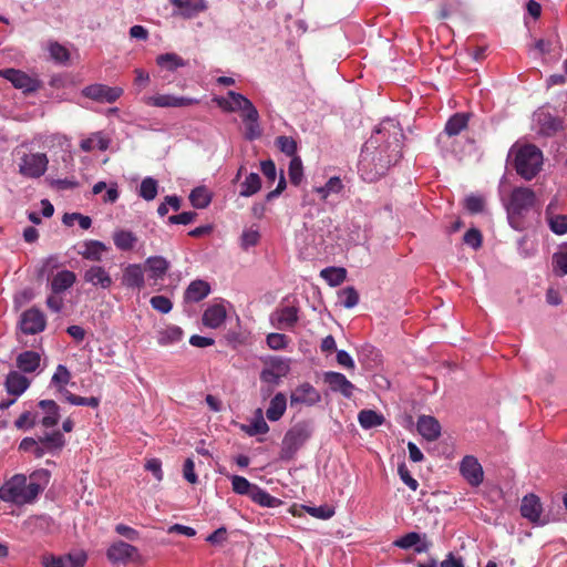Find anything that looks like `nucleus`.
Instances as JSON below:
<instances>
[{
	"label": "nucleus",
	"mask_w": 567,
	"mask_h": 567,
	"mask_svg": "<svg viewBox=\"0 0 567 567\" xmlns=\"http://www.w3.org/2000/svg\"><path fill=\"white\" fill-rule=\"evenodd\" d=\"M402 132L392 120L381 123L364 144L360 161L359 171L363 178L369 182L381 177L388 168L395 164L401 157L400 138Z\"/></svg>",
	"instance_id": "1"
},
{
	"label": "nucleus",
	"mask_w": 567,
	"mask_h": 567,
	"mask_svg": "<svg viewBox=\"0 0 567 567\" xmlns=\"http://www.w3.org/2000/svg\"><path fill=\"white\" fill-rule=\"evenodd\" d=\"M37 476L48 478L49 473L47 471L34 472L30 476V482L23 474L13 475L0 487V499L16 505L32 503L44 488L35 481Z\"/></svg>",
	"instance_id": "2"
},
{
	"label": "nucleus",
	"mask_w": 567,
	"mask_h": 567,
	"mask_svg": "<svg viewBox=\"0 0 567 567\" xmlns=\"http://www.w3.org/2000/svg\"><path fill=\"white\" fill-rule=\"evenodd\" d=\"M536 202V195L528 187H516L512 190L508 202L505 204L509 225L516 229H522V218L533 208Z\"/></svg>",
	"instance_id": "3"
},
{
	"label": "nucleus",
	"mask_w": 567,
	"mask_h": 567,
	"mask_svg": "<svg viewBox=\"0 0 567 567\" xmlns=\"http://www.w3.org/2000/svg\"><path fill=\"white\" fill-rule=\"evenodd\" d=\"M543 165L542 151L532 144L517 147L515 151V168L518 175L526 181L534 178Z\"/></svg>",
	"instance_id": "4"
},
{
	"label": "nucleus",
	"mask_w": 567,
	"mask_h": 567,
	"mask_svg": "<svg viewBox=\"0 0 567 567\" xmlns=\"http://www.w3.org/2000/svg\"><path fill=\"white\" fill-rule=\"evenodd\" d=\"M290 371L289 361L282 358H271L265 362L260 372V381L266 385L261 388L265 395H269L272 389L281 382Z\"/></svg>",
	"instance_id": "5"
},
{
	"label": "nucleus",
	"mask_w": 567,
	"mask_h": 567,
	"mask_svg": "<svg viewBox=\"0 0 567 567\" xmlns=\"http://www.w3.org/2000/svg\"><path fill=\"white\" fill-rule=\"evenodd\" d=\"M312 427L310 423L302 421L287 431L282 440L281 456L290 458L310 439Z\"/></svg>",
	"instance_id": "6"
},
{
	"label": "nucleus",
	"mask_w": 567,
	"mask_h": 567,
	"mask_svg": "<svg viewBox=\"0 0 567 567\" xmlns=\"http://www.w3.org/2000/svg\"><path fill=\"white\" fill-rule=\"evenodd\" d=\"M0 78L6 79L23 93L35 92L42 86V82L37 76L12 68L0 70Z\"/></svg>",
	"instance_id": "7"
},
{
	"label": "nucleus",
	"mask_w": 567,
	"mask_h": 567,
	"mask_svg": "<svg viewBox=\"0 0 567 567\" xmlns=\"http://www.w3.org/2000/svg\"><path fill=\"white\" fill-rule=\"evenodd\" d=\"M216 102L224 111H241V117H251L255 116L256 113V107L254 104L243 94L235 91H228L227 97L216 99Z\"/></svg>",
	"instance_id": "8"
},
{
	"label": "nucleus",
	"mask_w": 567,
	"mask_h": 567,
	"mask_svg": "<svg viewBox=\"0 0 567 567\" xmlns=\"http://www.w3.org/2000/svg\"><path fill=\"white\" fill-rule=\"evenodd\" d=\"M123 94L120 86H107L105 84H91L82 90V95L99 103H113Z\"/></svg>",
	"instance_id": "9"
},
{
	"label": "nucleus",
	"mask_w": 567,
	"mask_h": 567,
	"mask_svg": "<svg viewBox=\"0 0 567 567\" xmlns=\"http://www.w3.org/2000/svg\"><path fill=\"white\" fill-rule=\"evenodd\" d=\"M48 163V157L43 153L27 154L21 158L19 171L25 177L38 178L45 173Z\"/></svg>",
	"instance_id": "10"
},
{
	"label": "nucleus",
	"mask_w": 567,
	"mask_h": 567,
	"mask_svg": "<svg viewBox=\"0 0 567 567\" xmlns=\"http://www.w3.org/2000/svg\"><path fill=\"white\" fill-rule=\"evenodd\" d=\"M47 319L38 308H30L21 313L19 327L24 334H37L45 329Z\"/></svg>",
	"instance_id": "11"
},
{
	"label": "nucleus",
	"mask_w": 567,
	"mask_h": 567,
	"mask_svg": "<svg viewBox=\"0 0 567 567\" xmlns=\"http://www.w3.org/2000/svg\"><path fill=\"white\" fill-rule=\"evenodd\" d=\"M460 474L472 487L480 486L484 481V470L473 455H466L462 458Z\"/></svg>",
	"instance_id": "12"
},
{
	"label": "nucleus",
	"mask_w": 567,
	"mask_h": 567,
	"mask_svg": "<svg viewBox=\"0 0 567 567\" xmlns=\"http://www.w3.org/2000/svg\"><path fill=\"white\" fill-rule=\"evenodd\" d=\"M299 309L295 306H282L270 315V322L278 330H291L299 320Z\"/></svg>",
	"instance_id": "13"
},
{
	"label": "nucleus",
	"mask_w": 567,
	"mask_h": 567,
	"mask_svg": "<svg viewBox=\"0 0 567 567\" xmlns=\"http://www.w3.org/2000/svg\"><path fill=\"white\" fill-rule=\"evenodd\" d=\"M143 102L155 107H185L197 104L199 101L193 97L175 96L171 94H157L143 97Z\"/></svg>",
	"instance_id": "14"
},
{
	"label": "nucleus",
	"mask_w": 567,
	"mask_h": 567,
	"mask_svg": "<svg viewBox=\"0 0 567 567\" xmlns=\"http://www.w3.org/2000/svg\"><path fill=\"white\" fill-rule=\"evenodd\" d=\"M321 401L319 391L308 382L298 385L291 391L290 405L312 406Z\"/></svg>",
	"instance_id": "15"
},
{
	"label": "nucleus",
	"mask_w": 567,
	"mask_h": 567,
	"mask_svg": "<svg viewBox=\"0 0 567 567\" xmlns=\"http://www.w3.org/2000/svg\"><path fill=\"white\" fill-rule=\"evenodd\" d=\"M106 556L109 560L112 561L113 564H125L128 560L137 558L140 555L138 549L135 546L118 540L109 547Z\"/></svg>",
	"instance_id": "16"
},
{
	"label": "nucleus",
	"mask_w": 567,
	"mask_h": 567,
	"mask_svg": "<svg viewBox=\"0 0 567 567\" xmlns=\"http://www.w3.org/2000/svg\"><path fill=\"white\" fill-rule=\"evenodd\" d=\"M542 512L543 507L538 496L535 494L524 496L520 505V514L524 518L532 523L544 525L547 520L542 519Z\"/></svg>",
	"instance_id": "17"
},
{
	"label": "nucleus",
	"mask_w": 567,
	"mask_h": 567,
	"mask_svg": "<svg viewBox=\"0 0 567 567\" xmlns=\"http://www.w3.org/2000/svg\"><path fill=\"white\" fill-rule=\"evenodd\" d=\"M145 270L140 264H128L123 268L122 286L127 289H142L145 285Z\"/></svg>",
	"instance_id": "18"
},
{
	"label": "nucleus",
	"mask_w": 567,
	"mask_h": 567,
	"mask_svg": "<svg viewBox=\"0 0 567 567\" xmlns=\"http://www.w3.org/2000/svg\"><path fill=\"white\" fill-rule=\"evenodd\" d=\"M85 282L95 288L110 289L113 285V279L110 272L102 266L93 265L89 267L83 275Z\"/></svg>",
	"instance_id": "19"
},
{
	"label": "nucleus",
	"mask_w": 567,
	"mask_h": 567,
	"mask_svg": "<svg viewBox=\"0 0 567 567\" xmlns=\"http://www.w3.org/2000/svg\"><path fill=\"white\" fill-rule=\"evenodd\" d=\"M323 381L331 391L340 392L346 398L352 396L354 385L342 373L328 371L323 374Z\"/></svg>",
	"instance_id": "20"
},
{
	"label": "nucleus",
	"mask_w": 567,
	"mask_h": 567,
	"mask_svg": "<svg viewBox=\"0 0 567 567\" xmlns=\"http://www.w3.org/2000/svg\"><path fill=\"white\" fill-rule=\"evenodd\" d=\"M416 427L419 433L430 442L437 440L441 435V425L439 421L431 415H421L417 419Z\"/></svg>",
	"instance_id": "21"
},
{
	"label": "nucleus",
	"mask_w": 567,
	"mask_h": 567,
	"mask_svg": "<svg viewBox=\"0 0 567 567\" xmlns=\"http://www.w3.org/2000/svg\"><path fill=\"white\" fill-rule=\"evenodd\" d=\"M226 317V308L221 303H215L204 311L202 320L205 327L217 329L225 322Z\"/></svg>",
	"instance_id": "22"
},
{
	"label": "nucleus",
	"mask_w": 567,
	"mask_h": 567,
	"mask_svg": "<svg viewBox=\"0 0 567 567\" xmlns=\"http://www.w3.org/2000/svg\"><path fill=\"white\" fill-rule=\"evenodd\" d=\"M169 267V261L163 256H151L145 260V268L150 272V278L155 281L163 280Z\"/></svg>",
	"instance_id": "23"
},
{
	"label": "nucleus",
	"mask_w": 567,
	"mask_h": 567,
	"mask_svg": "<svg viewBox=\"0 0 567 567\" xmlns=\"http://www.w3.org/2000/svg\"><path fill=\"white\" fill-rule=\"evenodd\" d=\"M76 281V275L71 270H60L51 278V291L60 295L71 288Z\"/></svg>",
	"instance_id": "24"
},
{
	"label": "nucleus",
	"mask_w": 567,
	"mask_h": 567,
	"mask_svg": "<svg viewBox=\"0 0 567 567\" xmlns=\"http://www.w3.org/2000/svg\"><path fill=\"white\" fill-rule=\"evenodd\" d=\"M109 247L104 243L91 239L83 243L79 254L86 260L99 262Z\"/></svg>",
	"instance_id": "25"
},
{
	"label": "nucleus",
	"mask_w": 567,
	"mask_h": 567,
	"mask_svg": "<svg viewBox=\"0 0 567 567\" xmlns=\"http://www.w3.org/2000/svg\"><path fill=\"white\" fill-rule=\"evenodd\" d=\"M39 408L44 413L43 417L39 420V423L44 427H52L58 424L60 420V408L53 400H41Z\"/></svg>",
	"instance_id": "26"
},
{
	"label": "nucleus",
	"mask_w": 567,
	"mask_h": 567,
	"mask_svg": "<svg viewBox=\"0 0 567 567\" xmlns=\"http://www.w3.org/2000/svg\"><path fill=\"white\" fill-rule=\"evenodd\" d=\"M169 2L178 9V14L184 18H192L207 9L205 0H169Z\"/></svg>",
	"instance_id": "27"
},
{
	"label": "nucleus",
	"mask_w": 567,
	"mask_h": 567,
	"mask_svg": "<svg viewBox=\"0 0 567 567\" xmlns=\"http://www.w3.org/2000/svg\"><path fill=\"white\" fill-rule=\"evenodd\" d=\"M41 363L40 353L27 350L18 354L16 364L17 368L24 373H32L37 371Z\"/></svg>",
	"instance_id": "28"
},
{
	"label": "nucleus",
	"mask_w": 567,
	"mask_h": 567,
	"mask_svg": "<svg viewBox=\"0 0 567 567\" xmlns=\"http://www.w3.org/2000/svg\"><path fill=\"white\" fill-rule=\"evenodd\" d=\"M30 385V381L17 371L8 373L6 379V389L9 394L21 395Z\"/></svg>",
	"instance_id": "29"
},
{
	"label": "nucleus",
	"mask_w": 567,
	"mask_h": 567,
	"mask_svg": "<svg viewBox=\"0 0 567 567\" xmlns=\"http://www.w3.org/2000/svg\"><path fill=\"white\" fill-rule=\"evenodd\" d=\"M344 184L339 176L330 177L323 186L313 188V192L321 200H327L330 196L339 195L343 192Z\"/></svg>",
	"instance_id": "30"
},
{
	"label": "nucleus",
	"mask_w": 567,
	"mask_h": 567,
	"mask_svg": "<svg viewBox=\"0 0 567 567\" xmlns=\"http://www.w3.org/2000/svg\"><path fill=\"white\" fill-rule=\"evenodd\" d=\"M287 409V399L286 395L281 392H278L269 403L268 409L266 410V416L269 421L276 422L281 419Z\"/></svg>",
	"instance_id": "31"
},
{
	"label": "nucleus",
	"mask_w": 567,
	"mask_h": 567,
	"mask_svg": "<svg viewBox=\"0 0 567 567\" xmlns=\"http://www.w3.org/2000/svg\"><path fill=\"white\" fill-rule=\"evenodd\" d=\"M184 332L177 326H167L157 331V343L162 347H167L177 343L182 340Z\"/></svg>",
	"instance_id": "32"
},
{
	"label": "nucleus",
	"mask_w": 567,
	"mask_h": 567,
	"mask_svg": "<svg viewBox=\"0 0 567 567\" xmlns=\"http://www.w3.org/2000/svg\"><path fill=\"white\" fill-rule=\"evenodd\" d=\"M210 291V287L206 281L194 280L189 284L185 291V299L192 302H198L206 298Z\"/></svg>",
	"instance_id": "33"
},
{
	"label": "nucleus",
	"mask_w": 567,
	"mask_h": 567,
	"mask_svg": "<svg viewBox=\"0 0 567 567\" xmlns=\"http://www.w3.org/2000/svg\"><path fill=\"white\" fill-rule=\"evenodd\" d=\"M113 241L117 249L127 251L135 247L137 237L131 230L118 229L113 234Z\"/></svg>",
	"instance_id": "34"
},
{
	"label": "nucleus",
	"mask_w": 567,
	"mask_h": 567,
	"mask_svg": "<svg viewBox=\"0 0 567 567\" xmlns=\"http://www.w3.org/2000/svg\"><path fill=\"white\" fill-rule=\"evenodd\" d=\"M110 146V140L101 132L93 133L90 137L82 140L80 147L83 152H91L95 148L106 151Z\"/></svg>",
	"instance_id": "35"
},
{
	"label": "nucleus",
	"mask_w": 567,
	"mask_h": 567,
	"mask_svg": "<svg viewBox=\"0 0 567 567\" xmlns=\"http://www.w3.org/2000/svg\"><path fill=\"white\" fill-rule=\"evenodd\" d=\"M252 502L256 504L262 506V507H277L281 504V501L271 496L269 493H267L261 487L257 486L252 488V492L249 496Z\"/></svg>",
	"instance_id": "36"
},
{
	"label": "nucleus",
	"mask_w": 567,
	"mask_h": 567,
	"mask_svg": "<svg viewBox=\"0 0 567 567\" xmlns=\"http://www.w3.org/2000/svg\"><path fill=\"white\" fill-rule=\"evenodd\" d=\"M39 441L45 449V453H54L60 451L65 444L64 436L59 431L45 434L44 436L40 437Z\"/></svg>",
	"instance_id": "37"
},
{
	"label": "nucleus",
	"mask_w": 567,
	"mask_h": 567,
	"mask_svg": "<svg viewBox=\"0 0 567 567\" xmlns=\"http://www.w3.org/2000/svg\"><path fill=\"white\" fill-rule=\"evenodd\" d=\"M467 122L468 116L466 114L456 113L446 122L444 132L449 136H455L467 126Z\"/></svg>",
	"instance_id": "38"
},
{
	"label": "nucleus",
	"mask_w": 567,
	"mask_h": 567,
	"mask_svg": "<svg viewBox=\"0 0 567 567\" xmlns=\"http://www.w3.org/2000/svg\"><path fill=\"white\" fill-rule=\"evenodd\" d=\"M156 63L162 69L175 71L186 65V62L176 53H164L156 58Z\"/></svg>",
	"instance_id": "39"
},
{
	"label": "nucleus",
	"mask_w": 567,
	"mask_h": 567,
	"mask_svg": "<svg viewBox=\"0 0 567 567\" xmlns=\"http://www.w3.org/2000/svg\"><path fill=\"white\" fill-rule=\"evenodd\" d=\"M358 421L363 429H372L381 425L384 417L373 410H362L359 412Z\"/></svg>",
	"instance_id": "40"
},
{
	"label": "nucleus",
	"mask_w": 567,
	"mask_h": 567,
	"mask_svg": "<svg viewBox=\"0 0 567 567\" xmlns=\"http://www.w3.org/2000/svg\"><path fill=\"white\" fill-rule=\"evenodd\" d=\"M550 206L547 207L546 217L550 230L556 235L567 234V216L554 215L549 212Z\"/></svg>",
	"instance_id": "41"
},
{
	"label": "nucleus",
	"mask_w": 567,
	"mask_h": 567,
	"mask_svg": "<svg viewBox=\"0 0 567 567\" xmlns=\"http://www.w3.org/2000/svg\"><path fill=\"white\" fill-rule=\"evenodd\" d=\"M240 187V196H252L261 188V179L257 173H250L241 183Z\"/></svg>",
	"instance_id": "42"
},
{
	"label": "nucleus",
	"mask_w": 567,
	"mask_h": 567,
	"mask_svg": "<svg viewBox=\"0 0 567 567\" xmlns=\"http://www.w3.org/2000/svg\"><path fill=\"white\" fill-rule=\"evenodd\" d=\"M47 49L50 53L51 59L60 64H65L70 60L69 50L56 41H49Z\"/></svg>",
	"instance_id": "43"
},
{
	"label": "nucleus",
	"mask_w": 567,
	"mask_h": 567,
	"mask_svg": "<svg viewBox=\"0 0 567 567\" xmlns=\"http://www.w3.org/2000/svg\"><path fill=\"white\" fill-rule=\"evenodd\" d=\"M158 193V182L153 177H145L140 185L138 195L147 200L151 202L155 199Z\"/></svg>",
	"instance_id": "44"
},
{
	"label": "nucleus",
	"mask_w": 567,
	"mask_h": 567,
	"mask_svg": "<svg viewBox=\"0 0 567 567\" xmlns=\"http://www.w3.org/2000/svg\"><path fill=\"white\" fill-rule=\"evenodd\" d=\"M321 277L332 287L341 285L347 277L344 268L329 267L321 270Z\"/></svg>",
	"instance_id": "45"
},
{
	"label": "nucleus",
	"mask_w": 567,
	"mask_h": 567,
	"mask_svg": "<svg viewBox=\"0 0 567 567\" xmlns=\"http://www.w3.org/2000/svg\"><path fill=\"white\" fill-rule=\"evenodd\" d=\"M189 200L195 208H205L212 200L210 193L205 187H196L189 195Z\"/></svg>",
	"instance_id": "46"
},
{
	"label": "nucleus",
	"mask_w": 567,
	"mask_h": 567,
	"mask_svg": "<svg viewBox=\"0 0 567 567\" xmlns=\"http://www.w3.org/2000/svg\"><path fill=\"white\" fill-rule=\"evenodd\" d=\"M19 451L24 453H32L37 458H41L45 454V449L40 441L33 437H24L19 444Z\"/></svg>",
	"instance_id": "47"
},
{
	"label": "nucleus",
	"mask_w": 567,
	"mask_h": 567,
	"mask_svg": "<svg viewBox=\"0 0 567 567\" xmlns=\"http://www.w3.org/2000/svg\"><path fill=\"white\" fill-rule=\"evenodd\" d=\"M288 175L291 184L298 186L303 178V165L299 156H293L290 159L288 167Z\"/></svg>",
	"instance_id": "48"
},
{
	"label": "nucleus",
	"mask_w": 567,
	"mask_h": 567,
	"mask_svg": "<svg viewBox=\"0 0 567 567\" xmlns=\"http://www.w3.org/2000/svg\"><path fill=\"white\" fill-rule=\"evenodd\" d=\"M245 122L246 133L245 136L249 141H254L261 135V128L259 125V114L256 110L255 116L251 117H243Z\"/></svg>",
	"instance_id": "49"
},
{
	"label": "nucleus",
	"mask_w": 567,
	"mask_h": 567,
	"mask_svg": "<svg viewBox=\"0 0 567 567\" xmlns=\"http://www.w3.org/2000/svg\"><path fill=\"white\" fill-rule=\"evenodd\" d=\"M275 144L287 156H297L298 144L291 136L280 135L276 138Z\"/></svg>",
	"instance_id": "50"
},
{
	"label": "nucleus",
	"mask_w": 567,
	"mask_h": 567,
	"mask_svg": "<svg viewBox=\"0 0 567 567\" xmlns=\"http://www.w3.org/2000/svg\"><path fill=\"white\" fill-rule=\"evenodd\" d=\"M231 487L233 491L238 495H247L250 496L252 488L256 487L255 484H251L247 478L239 475L231 476Z\"/></svg>",
	"instance_id": "51"
},
{
	"label": "nucleus",
	"mask_w": 567,
	"mask_h": 567,
	"mask_svg": "<svg viewBox=\"0 0 567 567\" xmlns=\"http://www.w3.org/2000/svg\"><path fill=\"white\" fill-rule=\"evenodd\" d=\"M339 300L346 308H353L359 302V293L353 287H346L339 292Z\"/></svg>",
	"instance_id": "52"
},
{
	"label": "nucleus",
	"mask_w": 567,
	"mask_h": 567,
	"mask_svg": "<svg viewBox=\"0 0 567 567\" xmlns=\"http://www.w3.org/2000/svg\"><path fill=\"white\" fill-rule=\"evenodd\" d=\"M70 381L71 372L65 365L59 364L51 378V386L56 388L60 385H68Z\"/></svg>",
	"instance_id": "53"
},
{
	"label": "nucleus",
	"mask_w": 567,
	"mask_h": 567,
	"mask_svg": "<svg viewBox=\"0 0 567 567\" xmlns=\"http://www.w3.org/2000/svg\"><path fill=\"white\" fill-rule=\"evenodd\" d=\"M303 509L312 517H316L319 519H329L334 515L333 507H331L329 505H321L318 507L303 506Z\"/></svg>",
	"instance_id": "54"
},
{
	"label": "nucleus",
	"mask_w": 567,
	"mask_h": 567,
	"mask_svg": "<svg viewBox=\"0 0 567 567\" xmlns=\"http://www.w3.org/2000/svg\"><path fill=\"white\" fill-rule=\"evenodd\" d=\"M39 423L38 414L30 411L23 412L14 422L18 429H30Z\"/></svg>",
	"instance_id": "55"
},
{
	"label": "nucleus",
	"mask_w": 567,
	"mask_h": 567,
	"mask_svg": "<svg viewBox=\"0 0 567 567\" xmlns=\"http://www.w3.org/2000/svg\"><path fill=\"white\" fill-rule=\"evenodd\" d=\"M421 540L420 534L415 532H411L405 534L403 537L396 539L393 544L394 546L402 548V549H409L415 545H417Z\"/></svg>",
	"instance_id": "56"
},
{
	"label": "nucleus",
	"mask_w": 567,
	"mask_h": 567,
	"mask_svg": "<svg viewBox=\"0 0 567 567\" xmlns=\"http://www.w3.org/2000/svg\"><path fill=\"white\" fill-rule=\"evenodd\" d=\"M150 303L153 309L161 313H168L173 308L172 301L165 296H154L151 298Z\"/></svg>",
	"instance_id": "57"
},
{
	"label": "nucleus",
	"mask_w": 567,
	"mask_h": 567,
	"mask_svg": "<svg viewBox=\"0 0 567 567\" xmlns=\"http://www.w3.org/2000/svg\"><path fill=\"white\" fill-rule=\"evenodd\" d=\"M465 207L472 214H477L484 210L485 200L481 196L471 195L465 199Z\"/></svg>",
	"instance_id": "58"
},
{
	"label": "nucleus",
	"mask_w": 567,
	"mask_h": 567,
	"mask_svg": "<svg viewBox=\"0 0 567 567\" xmlns=\"http://www.w3.org/2000/svg\"><path fill=\"white\" fill-rule=\"evenodd\" d=\"M288 343V339L282 333H269L267 336V344L270 349L274 350H281L284 349Z\"/></svg>",
	"instance_id": "59"
},
{
	"label": "nucleus",
	"mask_w": 567,
	"mask_h": 567,
	"mask_svg": "<svg viewBox=\"0 0 567 567\" xmlns=\"http://www.w3.org/2000/svg\"><path fill=\"white\" fill-rule=\"evenodd\" d=\"M398 473L405 485H408L412 491L417 489L419 483L415 478L411 476L410 471L404 463H401L398 466Z\"/></svg>",
	"instance_id": "60"
},
{
	"label": "nucleus",
	"mask_w": 567,
	"mask_h": 567,
	"mask_svg": "<svg viewBox=\"0 0 567 567\" xmlns=\"http://www.w3.org/2000/svg\"><path fill=\"white\" fill-rule=\"evenodd\" d=\"M260 235L258 230L247 229L241 235V247L244 249H248L249 247H254L258 244Z\"/></svg>",
	"instance_id": "61"
},
{
	"label": "nucleus",
	"mask_w": 567,
	"mask_h": 567,
	"mask_svg": "<svg viewBox=\"0 0 567 567\" xmlns=\"http://www.w3.org/2000/svg\"><path fill=\"white\" fill-rule=\"evenodd\" d=\"M196 217L197 214L195 212H183L178 215L169 216L168 223L176 225H188L193 223Z\"/></svg>",
	"instance_id": "62"
},
{
	"label": "nucleus",
	"mask_w": 567,
	"mask_h": 567,
	"mask_svg": "<svg viewBox=\"0 0 567 567\" xmlns=\"http://www.w3.org/2000/svg\"><path fill=\"white\" fill-rule=\"evenodd\" d=\"M463 239L466 245L471 246L474 249H477L482 246V235L480 230L475 228L467 230Z\"/></svg>",
	"instance_id": "63"
},
{
	"label": "nucleus",
	"mask_w": 567,
	"mask_h": 567,
	"mask_svg": "<svg viewBox=\"0 0 567 567\" xmlns=\"http://www.w3.org/2000/svg\"><path fill=\"white\" fill-rule=\"evenodd\" d=\"M41 563L43 567H66L65 557L45 554L42 556Z\"/></svg>",
	"instance_id": "64"
}]
</instances>
